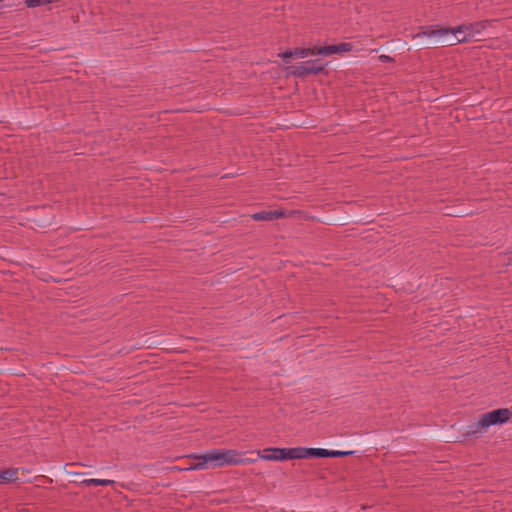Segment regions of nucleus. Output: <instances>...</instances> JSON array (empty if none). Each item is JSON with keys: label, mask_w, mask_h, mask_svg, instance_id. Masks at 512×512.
Returning <instances> with one entry per match:
<instances>
[{"label": "nucleus", "mask_w": 512, "mask_h": 512, "mask_svg": "<svg viewBox=\"0 0 512 512\" xmlns=\"http://www.w3.org/2000/svg\"><path fill=\"white\" fill-rule=\"evenodd\" d=\"M449 32L450 30L444 29L440 25L422 26L418 33L412 35V46L417 50L445 47L447 41H443L442 36L448 35Z\"/></svg>", "instance_id": "1"}, {"label": "nucleus", "mask_w": 512, "mask_h": 512, "mask_svg": "<svg viewBox=\"0 0 512 512\" xmlns=\"http://www.w3.org/2000/svg\"><path fill=\"white\" fill-rule=\"evenodd\" d=\"M330 62L323 63L321 59H311L301 63L299 66H287L285 68L286 75L294 76L296 78L305 79L308 75H324L328 76L330 74V69L328 68Z\"/></svg>", "instance_id": "2"}, {"label": "nucleus", "mask_w": 512, "mask_h": 512, "mask_svg": "<svg viewBox=\"0 0 512 512\" xmlns=\"http://www.w3.org/2000/svg\"><path fill=\"white\" fill-rule=\"evenodd\" d=\"M210 467L218 468L232 465L233 456H237L235 449H210L207 450Z\"/></svg>", "instance_id": "3"}, {"label": "nucleus", "mask_w": 512, "mask_h": 512, "mask_svg": "<svg viewBox=\"0 0 512 512\" xmlns=\"http://www.w3.org/2000/svg\"><path fill=\"white\" fill-rule=\"evenodd\" d=\"M258 457L265 461H288L290 460L289 447H268L258 452Z\"/></svg>", "instance_id": "4"}, {"label": "nucleus", "mask_w": 512, "mask_h": 512, "mask_svg": "<svg viewBox=\"0 0 512 512\" xmlns=\"http://www.w3.org/2000/svg\"><path fill=\"white\" fill-rule=\"evenodd\" d=\"M443 28L450 30L448 35L442 36L443 41H447L446 46H452L458 43L468 42L471 39L470 36L467 35V31L463 28V25Z\"/></svg>", "instance_id": "5"}, {"label": "nucleus", "mask_w": 512, "mask_h": 512, "mask_svg": "<svg viewBox=\"0 0 512 512\" xmlns=\"http://www.w3.org/2000/svg\"><path fill=\"white\" fill-rule=\"evenodd\" d=\"M490 426L502 425L512 419V410L509 408H497L484 413Z\"/></svg>", "instance_id": "6"}, {"label": "nucleus", "mask_w": 512, "mask_h": 512, "mask_svg": "<svg viewBox=\"0 0 512 512\" xmlns=\"http://www.w3.org/2000/svg\"><path fill=\"white\" fill-rule=\"evenodd\" d=\"M290 460L320 459V448L289 447Z\"/></svg>", "instance_id": "7"}, {"label": "nucleus", "mask_w": 512, "mask_h": 512, "mask_svg": "<svg viewBox=\"0 0 512 512\" xmlns=\"http://www.w3.org/2000/svg\"><path fill=\"white\" fill-rule=\"evenodd\" d=\"M497 19H485L473 23L468 24H462L463 28L467 31V35L470 36V38H474L477 35H479L483 30H485L487 27L492 26L493 23L498 22Z\"/></svg>", "instance_id": "8"}, {"label": "nucleus", "mask_w": 512, "mask_h": 512, "mask_svg": "<svg viewBox=\"0 0 512 512\" xmlns=\"http://www.w3.org/2000/svg\"><path fill=\"white\" fill-rule=\"evenodd\" d=\"M287 217V211L284 209L259 211L251 215L254 221H274Z\"/></svg>", "instance_id": "9"}, {"label": "nucleus", "mask_w": 512, "mask_h": 512, "mask_svg": "<svg viewBox=\"0 0 512 512\" xmlns=\"http://www.w3.org/2000/svg\"><path fill=\"white\" fill-rule=\"evenodd\" d=\"M259 450L242 452L237 450V456H233L232 465H246L257 462L260 457H258Z\"/></svg>", "instance_id": "10"}, {"label": "nucleus", "mask_w": 512, "mask_h": 512, "mask_svg": "<svg viewBox=\"0 0 512 512\" xmlns=\"http://www.w3.org/2000/svg\"><path fill=\"white\" fill-rule=\"evenodd\" d=\"M189 457L194 459L195 461L193 463H191L190 466L185 467L184 470H187V471L203 470V469H207L210 466L208 455H207L206 451L202 454H196V453L191 454V455H189Z\"/></svg>", "instance_id": "11"}, {"label": "nucleus", "mask_w": 512, "mask_h": 512, "mask_svg": "<svg viewBox=\"0 0 512 512\" xmlns=\"http://www.w3.org/2000/svg\"><path fill=\"white\" fill-rule=\"evenodd\" d=\"M327 56L332 54H344L353 50L354 46L352 43L341 42L339 44L325 45Z\"/></svg>", "instance_id": "12"}, {"label": "nucleus", "mask_w": 512, "mask_h": 512, "mask_svg": "<svg viewBox=\"0 0 512 512\" xmlns=\"http://www.w3.org/2000/svg\"><path fill=\"white\" fill-rule=\"evenodd\" d=\"M354 454V451L328 450L320 448V459L323 458H345Z\"/></svg>", "instance_id": "13"}, {"label": "nucleus", "mask_w": 512, "mask_h": 512, "mask_svg": "<svg viewBox=\"0 0 512 512\" xmlns=\"http://www.w3.org/2000/svg\"><path fill=\"white\" fill-rule=\"evenodd\" d=\"M18 480V468H8L0 471V484H8Z\"/></svg>", "instance_id": "14"}, {"label": "nucleus", "mask_w": 512, "mask_h": 512, "mask_svg": "<svg viewBox=\"0 0 512 512\" xmlns=\"http://www.w3.org/2000/svg\"><path fill=\"white\" fill-rule=\"evenodd\" d=\"M114 481L113 480H109V479H84L80 482L81 485L83 486H87V487H90V486H112L114 485Z\"/></svg>", "instance_id": "15"}, {"label": "nucleus", "mask_w": 512, "mask_h": 512, "mask_svg": "<svg viewBox=\"0 0 512 512\" xmlns=\"http://www.w3.org/2000/svg\"><path fill=\"white\" fill-rule=\"evenodd\" d=\"M460 437H461V439L459 440V442L468 441L469 439H471L473 437L477 438L478 430L476 429L475 422L468 425L466 431L464 433H462Z\"/></svg>", "instance_id": "16"}, {"label": "nucleus", "mask_w": 512, "mask_h": 512, "mask_svg": "<svg viewBox=\"0 0 512 512\" xmlns=\"http://www.w3.org/2000/svg\"><path fill=\"white\" fill-rule=\"evenodd\" d=\"M476 429L478 430V434L482 433V431L488 429L490 427V424L486 418V416L483 414L480 415L479 420L475 422Z\"/></svg>", "instance_id": "17"}, {"label": "nucleus", "mask_w": 512, "mask_h": 512, "mask_svg": "<svg viewBox=\"0 0 512 512\" xmlns=\"http://www.w3.org/2000/svg\"><path fill=\"white\" fill-rule=\"evenodd\" d=\"M293 53L295 54V57H298V58H306L310 54H312V52L310 51V48H303V47L293 48Z\"/></svg>", "instance_id": "18"}, {"label": "nucleus", "mask_w": 512, "mask_h": 512, "mask_svg": "<svg viewBox=\"0 0 512 512\" xmlns=\"http://www.w3.org/2000/svg\"><path fill=\"white\" fill-rule=\"evenodd\" d=\"M278 57L287 64L290 63L293 57H295V54L293 53V49H286L285 51L278 53Z\"/></svg>", "instance_id": "19"}, {"label": "nucleus", "mask_w": 512, "mask_h": 512, "mask_svg": "<svg viewBox=\"0 0 512 512\" xmlns=\"http://www.w3.org/2000/svg\"><path fill=\"white\" fill-rule=\"evenodd\" d=\"M311 55H322L327 56L326 46H314L310 48Z\"/></svg>", "instance_id": "20"}, {"label": "nucleus", "mask_w": 512, "mask_h": 512, "mask_svg": "<svg viewBox=\"0 0 512 512\" xmlns=\"http://www.w3.org/2000/svg\"><path fill=\"white\" fill-rule=\"evenodd\" d=\"M163 351H166V352H182L183 350L179 347H174L172 345H166L165 344V347L162 345V352Z\"/></svg>", "instance_id": "21"}, {"label": "nucleus", "mask_w": 512, "mask_h": 512, "mask_svg": "<svg viewBox=\"0 0 512 512\" xmlns=\"http://www.w3.org/2000/svg\"><path fill=\"white\" fill-rule=\"evenodd\" d=\"M379 61L381 63H394L395 62V59L391 56H388V55H380L379 56Z\"/></svg>", "instance_id": "22"}, {"label": "nucleus", "mask_w": 512, "mask_h": 512, "mask_svg": "<svg viewBox=\"0 0 512 512\" xmlns=\"http://www.w3.org/2000/svg\"><path fill=\"white\" fill-rule=\"evenodd\" d=\"M163 470H166V471H185L184 468L179 467V466H163L162 465V471Z\"/></svg>", "instance_id": "23"}, {"label": "nucleus", "mask_w": 512, "mask_h": 512, "mask_svg": "<svg viewBox=\"0 0 512 512\" xmlns=\"http://www.w3.org/2000/svg\"><path fill=\"white\" fill-rule=\"evenodd\" d=\"M169 142L170 140L169 139H162V143H161V146L162 148H167L169 146Z\"/></svg>", "instance_id": "24"}, {"label": "nucleus", "mask_w": 512, "mask_h": 512, "mask_svg": "<svg viewBox=\"0 0 512 512\" xmlns=\"http://www.w3.org/2000/svg\"><path fill=\"white\" fill-rule=\"evenodd\" d=\"M168 312H170V311L166 310V309H165V311H162V319L168 317Z\"/></svg>", "instance_id": "25"}, {"label": "nucleus", "mask_w": 512, "mask_h": 512, "mask_svg": "<svg viewBox=\"0 0 512 512\" xmlns=\"http://www.w3.org/2000/svg\"><path fill=\"white\" fill-rule=\"evenodd\" d=\"M74 475L79 476V475H83V473L76 472V473H74Z\"/></svg>", "instance_id": "26"}, {"label": "nucleus", "mask_w": 512, "mask_h": 512, "mask_svg": "<svg viewBox=\"0 0 512 512\" xmlns=\"http://www.w3.org/2000/svg\"><path fill=\"white\" fill-rule=\"evenodd\" d=\"M508 264H512V257L509 259Z\"/></svg>", "instance_id": "27"}]
</instances>
